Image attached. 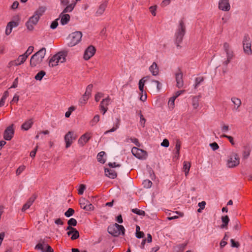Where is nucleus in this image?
Listing matches in <instances>:
<instances>
[{
	"label": "nucleus",
	"mask_w": 252,
	"mask_h": 252,
	"mask_svg": "<svg viewBox=\"0 0 252 252\" xmlns=\"http://www.w3.org/2000/svg\"><path fill=\"white\" fill-rule=\"evenodd\" d=\"M49 65L50 66L54 67L58 65V63L56 61L55 58L53 56L51 58L49 62Z\"/></svg>",
	"instance_id": "c03bdc74"
},
{
	"label": "nucleus",
	"mask_w": 252,
	"mask_h": 252,
	"mask_svg": "<svg viewBox=\"0 0 252 252\" xmlns=\"http://www.w3.org/2000/svg\"><path fill=\"white\" fill-rule=\"evenodd\" d=\"M66 53L64 52H60L53 56L57 63H63L65 61Z\"/></svg>",
	"instance_id": "aec40b11"
},
{
	"label": "nucleus",
	"mask_w": 252,
	"mask_h": 252,
	"mask_svg": "<svg viewBox=\"0 0 252 252\" xmlns=\"http://www.w3.org/2000/svg\"><path fill=\"white\" fill-rule=\"evenodd\" d=\"M61 5L66 7L69 5V0H60Z\"/></svg>",
	"instance_id": "0e129e2a"
},
{
	"label": "nucleus",
	"mask_w": 252,
	"mask_h": 252,
	"mask_svg": "<svg viewBox=\"0 0 252 252\" xmlns=\"http://www.w3.org/2000/svg\"><path fill=\"white\" fill-rule=\"evenodd\" d=\"M190 166V163L189 162L185 161L183 163L182 171L186 177H188L189 174Z\"/></svg>",
	"instance_id": "c85d7f7f"
},
{
	"label": "nucleus",
	"mask_w": 252,
	"mask_h": 252,
	"mask_svg": "<svg viewBox=\"0 0 252 252\" xmlns=\"http://www.w3.org/2000/svg\"><path fill=\"white\" fill-rule=\"evenodd\" d=\"M186 32V27L184 21L180 20L177 28L176 32L175 43L177 47H180V44L182 42L183 37Z\"/></svg>",
	"instance_id": "7ed1b4c3"
},
{
	"label": "nucleus",
	"mask_w": 252,
	"mask_h": 252,
	"mask_svg": "<svg viewBox=\"0 0 252 252\" xmlns=\"http://www.w3.org/2000/svg\"><path fill=\"white\" fill-rule=\"evenodd\" d=\"M161 85L159 81L157 80H152L150 81V88L154 89L156 87L157 92H159L161 89Z\"/></svg>",
	"instance_id": "393cba45"
},
{
	"label": "nucleus",
	"mask_w": 252,
	"mask_h": 252,
	"mask_svg": "<svg viewBox=\"0 0 252 252\" xmlns=\"http://www.w3.org/2000/svg\"><path fill=\"white\" fill-rule=\"evenodd\" d=\"M46 9V8L45 7H44V6L39 7L35 11L34 14L36 16H38L39 18H40V16H41L43 15V14L45 12Z\"/></svg>",
	"instance_id": "c756f323"
},
{
	"label": "nucleus",
	"mask_w": 252,
	"mask_h": 252,
	"mask_svg": "<svg viewBox=\"0 0 252 252\" xmlns=\"http://www.w3.org/2000/svg\"><path fill=\"white\" fill-rule=\"evenodd\" d=\"M73 230L74 232L71 237V239L73 240L77 239L79 237V232L76 229Z\"/></svg>",
	"instance_id": "5fc2aeb1"
},
{
	"label": "nucleus",
	"mask_w": 252,
	"mask_h": 252,
	"mask_svg": "<svg viewBox=\"0 0 252 252\" xmlns=\"http://www.w3.org/2000/svg\"><path fill=\"white\" fill-rule=\"evenodd\" d=\"M77 221L74 218H71L69 219L67 222V223L69 225H71L75 226L77 224Z\"/></svg>",
	"instance_id": "864d4df0"
},
{
	"label": "nucleus",
	"mask_w": 252,
	"mask_h": 252,
	"mask_svg": "<svg viewBox=\"0 0 252 252\" xmlns=\"http://www.w3.org/2000/svg\"><path fill=\"white\" fill-rule=\"evenodd\" d=\"M25 169V166L24 165H21L18 167V168L16 170V174L17 175H20Z\"/></svg>",
	"instance_id": "bf43d9fd"
},
{
	"label": "nucleus",
	"mask_w": 252,
	"mask_h": 252,
	"mask_svg": "<svg viewBox=\"0 0 252 252\" xmlns=\"http://www.w3.org/2000/svg\"><path fill=\"white\" fill-rule=\"evenodd\" d=\"M231 101L234 105L233 110L235 111H238L241 105V101L240 99L236 97H232L231 98Z\"/></svg>",
	"instance_id": "5701e85b"
},
{
	"label": "nucleus",
	"mask_w": 252,
	"mask_h": 252,
	"mask_svg": "<svg viewBox=\"0 0 252 252\" xmlns=\"http://www.w3.org/2000/svg\"><path fill=\"white\" fill-rule=\"evenodd\" d=\"M74 213V210L72 208H69L66 212H65L64 215L66 217H70Z\"/></svg>",
	"instance_id": "09e8293b"
},
{
	"label": "nucleus",
	"mask_w": 252,
	"mask_h": 252,
	"mask_svg": "<svg viewBox=\"0 0 252 252\" xmlns=\"http://www.w3.org/2000/svg\"><path fill=\"white\" fill-rule=\"evenodd\" d=\"M149 70L153 76H157L158 75L159 69L157 64L155 62H154L149 67Z\"/></svg>",
	"instance_id": "a878e982"
},
{
	"label": "nucleus",
	"mask_w": 252,
	"mask_h": 252,
	"mask_svg": "<svg viewBox=\"0 0 252 252\" xmlns=\"http://www.w3.org/2000/svg\"><path fill=\"white\" fill-rule=\"evenodd\" d=\"M243 43V50L245 54L247 55H251L252 54V50L251 49V41L250 38L248 35L245 36Z\"/></svg>",
	"instance_id": "6e6552de"
},
{
	"label": "nucleus",
	"mask_w": 252,
	"mask_h": 252,
	"mask_svg": "<svg viewBox=\"0 0 252 252\" xmlns=\"http://www.w3.org/2000/svg\"><path fill=\"white\" fill-rule=\"evenodd\" d=\"M89 97L88 96H85V94H84L83 95V96L79 100V103L81 104V105H84L86 103V101L88 100V99H89Z\"/></svg>",
	"instance_id": "8fccbe9b"
},
{
	"label": "nucleus",
	"mask_w": 252,
	"mask_h": 252,
	"mask_svg": "<svg viewBox=\"0 0 252 252\" xmlns=\"http://www.w3.org/2000/svg\"><path fill=\"white\" fill-rule=\"evenodd\" d=\"M222 137L227 138L231 144V145H234L235 144V142L233 137L226 134H223Z\"/></svg>",
	"instance_id": "a18cd8bd"
},
{
	"label": "nucleus",
	"mask_w": 252,
	"mask_h": 252,
	"mask_svg": "<svg viewBox=\"0 0 252 252\" xmlns=\"http://www.w3.org/2000/svg\"><path fill=\"white\" fill-rule=\"evenodd\" d=\"M35 249L42 252H54L53 249L43 240H41L35 247Z\"/></svg>",
	"instance_id": "1a4fd4ad"
},
{
	"label": "nucleus",
	"mask_w": 252,
	"mask_h": 252,
	"mask_svg": "<svg viewBox=\"0 0 252 252\" xmlns=\"http://www.w3.org/2000/svg\"><path fill=\"white\" fill-rule=\"evenodd\" d=\"M58 19H57L56 20L52 22V23H51V24L50 25L51 29H55L57 27V26H58Z\"/></svg>",
	"instance_id": "052dcab7"
},
{
	"label": "nucleus",
	"mask_w": 252,
	"mask_h": 252,
	"mask_svg": "<svg viewBox=\"0 0 252 252\" xmlns=\"http://www.w3.org/2000/svg\"><path fill=\"white\" fill-rule=\"evenodd\" d=\"M33 49L34 48L32 46L29 47L26 52L23 55L26 56V58H28V56L33 52Z\"/></svg>",
	"instance_id": "de8ad7c7"
},
{
	"label": "nucleus",
	"mask_w": 252,
	"mask_h": 252,
	"mask_svg": "<svg viewBox=\"0 0 252 252\" xmlns=\"http://www.w3.org/2000/svg\"><path fill=\"white\" fill-rule=\"evenodd\" d=\"M105 154V153L103 151L99 152L97 155V159L98 162L101 163H104L105 160L103 158V156Z\"/></svg>",
	"instance_id": "f704fd0d"
},
{
	"label": "nucleus",
	"mask_w": 252,
	"mask_h": 252,
	"mask_svg": "<svg viewBox=\"0 0 252 252\" xmlns=\"http://www.w3.org/2000/svg\"><path fill=\"white\" fill-rule=\"evenodd\" d=\"M13 125L7 127L4 131L3 138L6 140H10L13 136L14 130L13 128Z\"/></svg>",
	"instance_id": "dca6fc26"
},
{
	"label": "nucleus",
	"mask_w": 252,
	"mask_h": 252,
	"mask_svg": "<svg viewBox=\"0 0 252 252\" xmlns=\"http://www.w3.org/2000/svg\"><path fill=\"white\" fill-rule=\"evenodd\" d=\"M204 81V78L202 76L197 77L195 79L194 88L196 89Z\"/></svg>",
	"instance_id": "2f4dec72"
},
{
	"label": "nucleus",
	"mask_w": 252,
	"mask_h": 252,
	"mask_svg": "<svg viewBox=\"0 0 252 252\" xmlns=\"http://www.w3.org/2000/svg\"><path fill=\"white\" fill-rule=\"evenodd\" d=\"M105 174L106 176L111 179H115L117 177V173L113 169H105Z\"/></svg>",
	"instance_id": "cd10ccee"
},
{
	"label": "nucleus",
	"mask_w": 252,
	"mask_h": 252,
	"mask_svg": "<svg viewBox=\"0 0 252 252\" xmlns=\"http://www.w3.org/2000/svg\"><path fill=\"white\" fill-rule=\"evenodd\" d=\"M148 78V77H144L142 79H141L139 81V89L140 91L141 92V94H143L144 93V83L146 81V78Z\"/></svg>",
	"instance_id": "7c9ffc66"
},
{
	"label": "nucleus",
	"mask_w": 252,
	"mask_h": 252,
	"mask_svg": "<svg viewBox=\"0 0 252 252\" xmlns=\"http://www.w3.org/2000/svg\"><path fill=\"white\" fill-rule=\"evenodd\" d=\"M119 121H120V120L119 119H117V123L116 124L115 126H114L111 129L105 131L104 134H107V133H108L109 132H114V131H116V129L117 128H118L119 127V125H120Z\"/></svg>",
	"instance_id": "79ce46f5"
},
{
	"label": "nucleus",
	"mask_w": 252,
	"mask_h": 252,
	"mask_svg": "<svg viewBox=\"0 0 252 252\" xmlns=\"http://www.w3.org/2000/svg\"><path fill=\"white\" fill-rule=\"evenodd\" d=\"M12 29H13L11 27V25L8 23L7 25V26L6 27L5 34L7 35H9L11 33V32H12Z\"/></svg>",
	"instance_id": "6e6d98bb"
},
{
	"label": "nucleus",
	"mask_w": 252,
	"mask_h": 252,
	"mask_svg": "<svg viewBox=\"0 0 252 252\" xmlns=\"http://www.w3.org/2000/svg\"><path fill=\"white\" fill-rule=\"evenodd\" d=\"M79 203L81 207L86 211H92L94 209L93 205L85 198H80Z\"/></svg>",
	"instance_id": "4468645a"
},
{
	"label": "nucleus",
	"mask_w": 252,
	"mask_h": 252,
	"mask_svg": "<svg viewBox=\"0 0 252 252\" xmlns=\"http://www.w3.org/2000/svg\"><path fill=\"white\" fill-rule=\"evenodd\" d=\"M230 4L229 0H220L219 8L223 11H228L230 9Z\"/></svg>",
	"instance_id": "a211bd4d"
},
{
	"label": "nucleus",
	"mask_w": 252,
	"mask_h": 252,
	"mask_svg": "<svg viewBox=\"0 0 252 252\" xmlns=\"http://www.w3.org/2000/svg\"><path fill=\"white\" fill-rule=\"evenodd\" d=\"M27 59V58H26V56H24L23 54L20 55L16 60L11 61L9 63V65L10 66H12V65L18 66V65H21V64L23 63L26 61Z\"/></svg>",
	"instance_id": "6ab92c4d"
},
{
	"label": "nucleus",
	"mask_w": 252,
	"mask_h": 252,
	"mask_svg": "<svg viewBox=\"0 0 252 252\" xmlns=\"http://www.w3.org/2000/svg\"><path fill=\"white\" fill-rule=\"evenodd\" d=\"M93 87V86L92 84L89 85L87 87L86 92H85V94H85V96H87L89 97V96L91 94V92H92V91Z\"/></svg>",
	"instance_id": "ea45409f"
},
{
	"label": "nucleus",
	"mask_w": 252,
	"mask_h": 252,
	"mask_svg": "<svg viewBox=\"0 0 252 252\" xmlns=\"http://www.w3.org/2000/svg\"><path fill=\"white\" fill-rule=\"evenodd\" d=\"M107 6V2L106 1L102 2L99 6L96 11L95 15L96 16H99L103 14L106 7Z\"/></svg>",
	"instance_id": "4be33fe9"
},
{
	"label": "nucleus",
	"mask_w": 252,
	"mask_h": 252,
	"mask_svg": "<svg viewBox=\"0 0 252 252\" xmlns=\"http://www.w3.org/2000/svg\"><path fill=\"white\" fill-rule=\"evenodd\" d=\"M8 24L11 25V27L13 29V28L16 27L18 26L19 22L18 21H12L9 22Z\"/></svg>",
	"instance_id": "338daca9"
},
{
	"label": "nucleus",
	"mask_w": 252,
	"mask_h": 252,
	"mask_svg": "<svg viewBox=\"0 0 252 252\" xmlns=\"http://www.w3.org/2000/svg\"><path fill=\"white\" fill-rule=\"evenodd\" d=\"M110 103L111 99L109 96L104 99H103L100 102L99 108L100 111L101 112L103 115H104L107 111L108 109V106L110 104Z\"/></svg>",
	"instance_id": "f8f14e48"
},
{
	"label": "nucleus",
	"mask_w": 252,
	"mask_h": 252,
	"mask_svg": "<svg viewBox=\"0 0 252 252\" xmlns=\"http://www.w3.org/2000/svg\"><path fill=\"white\" fill-rule=\"evenodd\" d=\"M171 2V0H163L160 4V6L162 7H164L167 5H169Z\"/></svg>",
	"instance_id": "680f3d73"
},
{
	"label": "nucleus",
	"mask_w": 252,
	"mask_h": 252,
	"mask_svg": "<svg viewBox=\"0 0 252 252\" xmlns=\"http://www.w3.org/2000/svg\"><path fill=\"white\" fill-rule=\"evenodd\" d=\"M183 216V214L181 212L175 211L174 212V219H177L180 217H182Z\"/></svg>",
	"instance_id": "774afa93"
},
{
	"label": "nucleus",
	"mask_w": 252,
	"mask_h": 252,
	"mask_svg": "<svg viewBox=\"0 0 252 252\" xmlns=\"http://www.w3.org/2000/svg\"><path fill=\"white\" fill-rule=\"evenodd\" d=\"M103 94L101 93H97L95 95V100L96 102H98L99 101L100 98L103 97Z\"/></svg>",
	"instance_id": "e2e57ef3"
},
{
	"label": "nucleus",
	"mask_w": 252,
	"mask_h": 252,
	"mask_svg": "<svg viewBox=\"0 0 252 252\" xmlns=\"http://www.w3.org/2000/svg\"><path fill=\"white\" fill-rule=\"evenodd\" d=\"M39 19V16L33 15L32 16L28 21L26 23V26L29 31H32L34 28V26L36 25Z\"/></svg>",
	"instance_id": "ddd939ff"
},
{
	"label": "nucleus",
	"mask_w": 252,
	"mask_h": 252,
	"mask_svg": "<svg viewBox=\"0 0 252 252\" xmlns=\"http://www.w3.org/2000/svg\"><path fill=\"white\" fill-rule=\"evenodd\" d=\"M240 158L236 153H231L228 157L226 165L229 168H234L239 164Z\"/></svg>",
	"instance_id": "423d86ee"
},
{
	"label": "nucleus",
	"mask_w": 252,
	"mask_h": 252,
	"mask_svg": "<svg viewBox=\"0 0 252 252\" xmlns=\"http://www.w3.org/2000/svg\"><path fill=\"white\" fill-rule=\"evenodd\" d=\"M125 229L122 225L116 223L110 225L108 227V233L114 237H118L120 235H124Z\"/></svg>",
	"instance_id": "20e7f679"
},
{
	"label": "nucleus",
	"mask_w": 252,
	"mask_h": 252,
	"mask_svg": "<svg viewBox=\"0 0 252 252\" xmlns=\"http://www.w3.org/2000/svg\"><path fill=\"white\" fill-rule=\"evenodd\" d=\"M180 147H181V143L178 140L176 141V152L175 154H174V158H179V151L180 149Z\"/></svg>",
	"instance_id": "c9c22d12"
},
{
	"label": "nucleus",
	"mask_w": 252,
	"mask_h": 252,
	"mask_svg": "<svg viewBox=\"0 0 252 252\" xmlns=\"http://www.w3.org/2000/svg\"><path fill=\"white\" fill-rule=\"evenodd\" d=\"M76 135L73 131H68L64 136V140L65 143V148L66 149L70 147L73 141L76 138Z\"/></svg>",
	"instance_id": "9d476101"
},
{
	"label": "nucleus",
	"mask_w": 252,
	"mask_h": 252,
	"mask_svg": "<svg viewBox=\"0 0 252 252\" xmlns=\"http://www.w3.org/2000/svg\"><path fill=\"white\" fill-rule=\"evenodd\" d=\"M131 211L133 213L136 214L139 216H144L145 215V213L144 211L140 210L139 209H137V208L132 209Z\"/></svg>",
	"instance_id": "a19ab883"
},
{
	"label": "nucleus",
	"mask_w": 252,
	"mask_h": 252,
	"mask_svg": "<svg viewBox=\"0 0 252 252\" xmlns=\"http://www.w3.org/2000/svg\"><path fill=\"white\" fill-rule=\"evenodd\" d=\"M186 245V243H182L177 245L176 247V252H183Z\"/></svg>",
	"instance_id": "e433bc0d"
},
{
	"label": "nucleus",
	"mask_w": 252,
	"mask_h": 252,
	"mask_svg": "<svg viewBox=\"0 0 252 252\" xmlns=\"http://www.w3.org/2000/svg\"><path fill=\"white\" fill-rule=\"evenodd\" d=\"M221 130L223 133H226L229 130V127L228 125H226L224 124H222L221 125Z\"/></svg>",
	"instance_id": "49530a36"
},
{
	"label": "nucleus",
	"mask_w": 252,
	"mask_h": 252,
	"mask_svg": "<svg viewBox=\"0 0 252 252\" xmlns=\"http://www.w3.org/2000/svg\"><path fill=\"white\" fill-rule=\"evenodd\" d=\"M91 136L90 134L85 133L79 138L78 140V143L80 146L82 147L88 142Z\"/></svg>",
	"instance_id": "412c9836"
},
{
	"label": "nucleus",
	"mask_w": 252,
	"mask_h": 252,
	"mask_svg": "<svg viewBox=\"0 0 252 252\" xmlns=\"http://www.w3.org/2000/svg\"><path fill=\"white\" fill-rule=\"evenodd\" d=\"M46 50L44 47L42 48L38 51L33 54L30 60V65L32 67L40 64L43 61L46 55Z\"/></svg>",
	"instance_id": "f257e3e1"
},
{
	"label": "nucleus",
	"mask_w": 252,
	"mask_h": 252,
	"mask_svg": "<svg viewBox=\"0 0 252 252\" xmlns=\"http://www.w3.org/2000/svg\"><path fill=\"white\" fill-rule=\"evenodd\" d=\"M210 146L213 151L218 150L219 148L218 144L216 142H214L210 144Z\"/></svg>",
	"instance_id": "13d9d810"
},
{
	"label": "nucleus",
	"mask_w": 252,
	"mask_h": 252,
	"mask_svg": "<svg viewBox=\"0 0 252 252\" xmlns=\"http://www.w3.org/2000/svg\"><path fill=\"white\" fill-rule=\"evenodd\" d=\"M76 5V2H71L69 5L65 7L63 12L60 14L59 18H61V23L62 25H65L70 20V15L66 14L68 12H71L73 10Z\"/></svg>",
	"instance_id": "f03ea898"
},
{
	"label": "nucleus",
	"mask_w": 252,
	"mask_h": 252,
	"mask_svg": "<svg viewBox=\"0 0 252 252\" xmlns=\"http://www.w3.org/2000/svg\"><path fill=\"white\" fill-rule=\"evenodd\" d=\"M176 86L180 88L183 86V73L180 68H177L175 72Z\"/></svg>",
	"instance_id": "2eb2a0df"
},
{
	"label": "nucleus",
	"mask_w": 252,
	"mask_h": 252,
	"mask_svg": "<svg viewBox=\"0 0 252 252\" xmlns=\"http://www.w3.org/2000/svg\"><path fill=\"white\" fill-rule=\"evenodd\" d=\"M99 121V116L96 115L94 116L93 119L90 121V125L92 126H94Z\"/></svg>",
	"instance_id": "58836bf2"
},
{
	"label": "nucleus",
	"mask_w": 252,
	"mask_h": 252,
	"mask_svg": "<svg viewBox=\"0 0 252 252\" xmlns=\"http://www.w3.org/2000/svg\"><path fill=\"white\" fill-rule=\"evenodd\" d=\"M169 143L167 139H165L161 143V146L164 147H168L169 146Z\"/></svg>",
	"instance_id": "69168bd1"
},
{
	"label": "nucleus",
	"mask_w": 252,
	"mask_h": 252,
	"mask_svg": "<svg viewBox=\"0 0 252 252\" xmlns=\"http://www.w3.org/2000/svg\"><path fill=\"white\" fill-rule=\"evenodd\" d=\"M168 106L170 109H173V96L171 97L168 102Z\"/></svg>",
	"instance_id": "4d7b16f0"
},
{
	"label": "nucleus",
	"mask_w": 252,
	"mask_h": 252,
	"mask_svg": "<svg viewBox=\"0 0 252 252\" xmlns=\"http://www.w3.org/2000/svg\"><path fill=\"white\" fill-rule=\"evenodd\" d=\"M223 48L226 56V60L223 62V64L225 65H227L233 59L234 53L229 45L227 43L223 44Z\"/></svg>",
	"instance_id": "0eeeda50"
},
{
	"label": "nucleus",
	"mask_w": 252,
	"mask_h": 252,
	"mask_svg": "<svg viewBox=\"0 0 252 252\" xmlns=\"http://www.w3.org/2000/svg\"><path fill=\"white\" fill-rule=\"evenodd\" d=\"M95 48L92 45L89 46L85 51L84 59L85 60H89L95 53Z\"/></svg>",
	"instance_id": "f3484780"
},
{
	"label": "nucleus",
	"mask_w": 252,
	"mask_h": 252,
	"mask_svg": "<svg viewBox=\"0 0 252 252\" xmlns=\"http://www.w3.org/2000/svg\"><path fill=\"white\" fill-rule=\"evenodd\" d=\"M85 189H86V186L85 185H84V184L80 185L79 188L78 190V194L80 195L83 194Z\"/></svg>",
	"instance_id": "603ef678"
},
{
	"label": "nucleus",
	"mask_w": 252,
	"mask_h": 252,
	"mask_svg": "<svg viewBox=\"0 0 252 252\" xmlns=\"http://www.w3.org/2000/svg\"><path fill=\"white\" fill-rule=\"evenodd\" d=\"M221 220L223 223L221 225V228H222L226 227L229 221V219L228 217L227 216H222L221 217Z\"/></svg>",
	"instance_id": "473e14b6"
},
{
	"label": "nucleus",
	"mask_w": 252,
	"mask_h": 252,
	"mask_svg": "<svg viewBox=\"0 0 252 252\" xmlns=\"http://www.w3.org/2000/svg\"><path fill=\"white\" fill-rule=\"evenodd\" d=\"M157 8V5H156L150 6L149 7L150 11L151 12V14L154 16H155L156 15Z\"/></svg>",
	"instance_id": "3c124183"
},
{
	"label": "nucleus",
	"mask_w": 252,
	"mask_h": 252,
	"mask_svg": "<svg viewBox=\"0 0 252 252\" xmlns=\"http://www.w3.org/2000/svg\"><path fill=\"white\" fill-rule=\"evenodd\" d=\"M33 124L32 119H29L23 123L21 126V128L24 130H28L32 126Z\"/></svg>",
	"instance_id": "bb28decb"
},
{
	"label": "nucleus",
	"mask_w": 252,
	"mask_h": 252,
	"mask_svg": "<svg viewBox=\"0 0 252 252\" xmlns=\"http://www.w3.org/2000/svg\"><path fill=\"white\" fill-rule=\"evenodd\" d=\"M199 96H194L192 100V105L194 109H197L199 106Z\"/></svg>",
	"instance_id": "72a5a7b5"
},
{
	"label": "nucleus",
	"mask_w": 252,
	"mask_h": 252,
	"mask_svg": "<svg viewBox=\"0 0 252 252\" xmlns=\"http://www.w3.org/2000/svg\"><path fill=\"white\" fill-rule=\"evenodd\" d=\"M36 196L35 195H32L31 197L26 203H25L22 209V211L23 212L25 211L26 210L29 209L31 206L32 204L35 199H36Z\"/></svg>",
	"instance_id": "b1692460"
},
{
	"label": "nucleus",
	"mask_w": 252,
	"mask_h": 252,
	"mask_svg": "<svg viewBox=\"0 0 252 252\" xmlns=\"http://www.w3.org/2000/svg\"><path fill=\"white\" fill-rule=\"evenodd\" d=\"M131 153L136 158L139 159H145L147 156L146 151L136 147H133Z\"/></svg>",
	"instance_id": "9b49d317"
},
{
	"label": "nucleus",
	"mask_w": 252,
	"mask_h": 252,
	"mask_svg": "<svg viewBox=\"0 0 252 252\" xmlns=\"http://www.w3.org/2000/svg\"><path fill=\"white\" fill-rule=\"evenodd\" d=\"M144 188L149 189L152 187V182L149 180H145L142 183Z\"/></svg>",
	"instance_id": "37998d69"
},
{
	"label": "nucleus",
	"mask_w": 252,
	"mask_h": 252,
	"mask_svg": "<svg viewBox=\"0 0 252 252\" xmlns=\"http://www.w3.org/2000/svg\"><path fill=\"white\" fill-rule=\"evenodd\" d=\"M82 37V33L79 31L74 32L70 33L68 37L69 40L68 46L73 47L80 42Z\"/></svg>",
	"instance_id": "39448f33"
},
{
	"label": "nucleus",
	"mask_w": 252,
	"mask_h": 252,
	"mask_svg": "<svg viewBox=\"0 0 252 252\" xmlns=\"http://www.w3.org/2000/svg\"><path fill=\"white\" fill-rule=\"evenodd\" d=\"M46 73L44 71L41 70L39 71L35 76L34 78L36 80L40 81L42 78L45 75Z\"/></svg>",
	"instance_id": "4c0bfd02"
}]
</instances>
